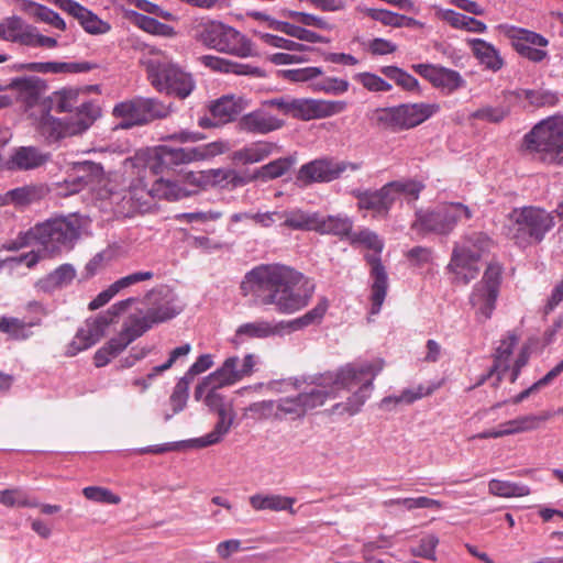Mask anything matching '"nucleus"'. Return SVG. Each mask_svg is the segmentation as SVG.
I'll return each instance as SVG.
<instances>
[{"mask_svg":"<svg viewBox=\"0 0 563 563\" xmlns=\"http://www.w3.org/2000/svg\"><path fill=\"white\" fill-rule=\"evenodd\" d=\"M302 275L286 265H260L250 271L242 288L250 294L256 306L273 307L282 314H291L305 308L311 291H302Z\"/></svg>","mask_w":563,"mask_h":563,"instance_id":"f257e3e1","label":"nucleus"},{"mask_svg":"<svg viewBox=\"0 0 563 563\" xmlns=\"http://www.w3.org/2000/svg\"><path fill=\"white\" fill-rule=\"evenodd\" d=\"M523 146L542 163L563 165V117L538 123L525 135Z\"/></svg>","mask_w":563,"mask_h":563,"instance_id":"f03ea898","label":"nucleus"},{"mask_svg":"<svg viewBox=\"0 0 563 563\" xmlns=\"http://www.w3.org/2000/svg\"><path fill=\"white\" fill-rule=\"evenodd\" d=\"M147 78L159 92L187 98L196 87L191 74L185 71L162 53H153L146 60Z\"/></svg>","mask_w":563,"mask_h":563,"instance_id":"7ed1b4c3","label":"nucleus"},{"mask_svg":"<svg viewBox=\"0 0 563 563\" xmlns=\"http://www.w3.org/2000/svg\"><path fill=\"white\" fill-rule=\"evenodd\" d=\"M509 219L511 239L520 247L539 244L555 225L553 212L533 206L515 208Z\"/></svg>","mask_w":563,"mask_h":563,"instance_id":"20e7f679","label":"nucleus"},{"mask_svg":"<svg viewBox=\"0 0 563 563\" xmlns=\"http://www.w3.org/2000/svg\"><path fill=\"white\" fill-rule=\"evenodd\" d=\"M383 367V360L362 364H347L335 373H325L316 377L312 380V385L331 391L332 395L329 399H334L341 389L363 388V390H372L373 380Z\"/></svg>","mask_w":563,"mask_h":563,"instance_id":"39448f33","label":"nucleus"},{"mask_svg":"<svg viewBox=\"0 0 563 563\" xmlns=\"http://www.w3.org/2000/svg\"><path fill=\"white\" fill-rule=\"evenodd\" d=\"M439 111L438 103H402L376 109L371 120L376 128L396 133L422 124Z\"/></svg>","mask_w":563,"mask_h":563,"instance_id":"423d86ee","label":"nucleus"},{"mask_svg":"<svg viewBox=\"0 0 563 563\" xmlns=\"http://www.w3.org/2000/svg\"><path fill=\"white\" fill-rule=\"evenodd\" d=\"M196 38L208 48L238 57L253 55L252 42L236 29L220 21L208 20L196 27Z\"/></svg>","mask_w":563,"mask_h":563,"instance_id":"0eeeda50","label":"nucleus"},{"mask_svg":"<svg viewBox=\"0 0 563 563\" xmlns=\"http://www.w3.org/2000/svg\"><path fill=\"white\" fill-rule=\"evenodd\" d=\"M349 241L351 244H361L375 252L374 254L365 255V260L371 267L369 275L373 280L369 297L371 314H377L382 309L388 289L387 272L379 256L384 249V243L375 232L368 229H363L358 232L352 231Z\"/></svg>","mask_w":563,"mask_h":563,"instance_id":"6e6552de","label":"nucleus"},{"mask_svg":"<svg viewBox=\"0 0 563 563\" xmlns=\"http://www.w3.org/2000/svg\"><path fill=\"white\" fill-rule=\"evenodd\" d=\"M36 225L37 244L49 258L74 249L80 236V223L73 217H55L38 222Z\"/></svg>","mask_w":563,"mask_h":563,"instance_id":"1a4fd4ad","label":"nucleus"},{"mask_svg":"<svg viewBox=\"0 0 563 563\" xmlns=\"http://www.w3.org/2000/svg\"><path fill=\"white\" fill-rule=\"evenodd\" d=\"M472 210L461 202H445L434 210H417L411 229L422 233L448 235L462 220H470Z\"/></svg>","mask_w":563,"mask_h":563,"instance_id":"9d476101","label":"nucleus"},{"mask_svg":"<svg viewBox=\"0 0 563 563\" xmlns=\"http://www.w3.org/2000/svg\"><path fill=\"white\" fill-rule=\"evenodd\" d=\"M137 300L134 297L121 300L112 305L107 313L87 320L85 325L77 331L73 341L67 345L66 355L75 356L96 344L103 336L106 328L113 321V318L126 311Z\"/></svg>","mask_w":563,"mask_h":563,"instance_id":"9b49d317","label":"nucleus"},{"mask_svg":"<svg viewBox=\"0 0 563 563\" xmlns=\"http://www.w3.org/2000/svg\"><path fill=\"white\" fill-rule=\"evenodd\" d=\"M137 300L134 297L121 300L112 305L107 313L87 320L85 325L77 331L73 341L67 345L66 355L75 356L96 344L103 336L106 328L113 321V318L126 311Z\"/></svg>","mask_w":563,"mask_h":563,"instance_id":"f8f14e48","label":"nucleus"},{"mask_svg":"<svg viewBox=\"0 0 563 563\" xmlns=\"http://www.w3.org/2000/svg\"><path fill=\"white\" fill-rule=\"evenodd\" d=\"M137 300L134 297L121 300L112 305L107 313L87 320L85 325L77 331L73 341L67 345L66 355L75 356L96 344L103 336L106 328L113 321V318L126 311Z\"/></svg>","mask_w":563,"mask_h":563,"instance_id":"ddd939ff","label":"nucleus"},{"mask_svg":"<svg viewBox=\"0 0 563 563\" xmlns=\"http://www.w3.org/2000/svg\"><path fill=\"white\" fill-rule=\"evenodd\" d=\"M519 338L512 332H508L500 341L494 353V363L489 372L484 375L478 385L483 384L487 378L496 375L497 386L505 374L510 371L509 379L515 383L520 374V371L529 360V353L526 347L521 349L517 357L512 361V353L515 346L518 344Z\"/></svg>","mask_w":563,"mask_h":563,"instance_id":"4468645a","label":"nucleus"},{"mask_svg":"<svg viewBox=\"0 0 563 563\" xmlns=\"http://www.w3.org/2000/svg\"><path fill=\"white\" fill-rule=\"evenodd\" d=\"M168 113V107L162 101L143 97L122 101L115 104L112 110L113 117L122 119L120 126L123 129L146 124L156 119L165 118Z\"/></svg>","mask_w":563,"mask_h":563,"instance_id":"2eb2a0df","label":"nucleus"},{"mask_svg":"<svg viewBox=\"0 0 563 563\" xmlns=\"http://www.w3.org/2000/svg\"><path fill=\"white\" fill-rule=\"evenodd\" d=\"M501 279L503 266L497 262H490L484 272L482 280L475 285L471 294V305L475 308L476 318L481 322L490 319L496 308Z\"/></svg>","mask_w":563,"mask_h":563,"instance_id":"dca6fc26","label":"nucleus"},{"mask_svg":"<svg viewBox=\"0 0 563 563\" xmlns=\"http://www.w3.org/2000/svg\"><path fill=\"white\" fill-rule=\"evenodd\" d=\"M362 167V162L338 161L332 157H322L301 165L297 178L305 185L331 183L339 179L344 173H355Z\"/></svg>","mask_w":563,"mask_h":563,"instance_id":"f3484780","label":"nucleus"},{"mask_svg":"<svg viewBox=\"0 0 563 563\" xmlns=\"http://www.w3.org/2000/svg\"><path fill=\"white\" fill-rule=\"evenodd\" d=\"M331 395V391L320 389L317 385H313L310 389L299 393L295 397L279 398L276 400L278 420L301 419L308 411L323 406Z\"/></svg>","mask_w":563,"mask_h":563,"instance_id":"a211bd4d","label":"nucleus"},{"mask_svg":"<svg viewBox=\"0 0 563 563\" xmlns=\"http://www.w3.org/2000/svg\"><path fill=\"white\" fill-rule=\"evenodd\" d=\"M10 88L16 91L18 102L30 117H36L35 109L41 113L53 108V99L45 97L47 86L38 77L15 78L11 81Z\"/></svg>","mask_w":563,"mask_h":563,"instance_id":"6ab92c4d","label":"nucleus"},{"mask_svg":"<svg viewBox=\"0 0 563 563\" xmlns=\"http://www.w3.org/2000/svg\"><path fill=\"white\" fill-rule=\"evenodd\" d=\"M500 27L505 36L510 41L512 48L521 57L532 63H541L548 58L549 54L543 48L549 45V40L543 35L514 25H503Z\"/></svg>","mask_w":563,"mask_h":563,"instance_id":"aec40b11","label":"nucleus"},{"mask_svg":"<svg viewBox=\"0 0 563 563\" xmlns=\"http://www.w3.org/2000/svg\"><path fill=\"white\" fill-rule=\"evenodd\" d=\"M144 303L147 306L145 314L154 325L167 322L183 311L177 296L164 286L150 290Z\"/></svg>","mask_w":563,"mask_h":563,"instance_id":"412c9836","label":"nucleus"},{"mask_svg":"<svg viewBox=\"0 0 563 563\" xmlns=\"http://www.w3.org/2000/svg\"><path fill=\"white\" fill-rule=\"evenodd\" d=\"M346 108L347 102L343 100L292 98L289 115L299 120L310 121L340 114Z\"/></svg>","mask_w":563,"mask_h":563,"instance_id":"4be33fe9","label":"nucleus"},{"mask_svg":"<svg viewBox=\"0 0 563 563\" xmlns=\"http://www.w3.org/2000/svg\"><path fill=\"white\" fill-rule=\"evenodd\" d=\"M412 68L444 95H451L466 85L461 74L451 68L431 64H418Z\"/></svg>","mask_w":563,"mask_h":563,"instance_id":"5701e85b","label":"nucleus"},{"mask_svg":"<svg viewBox=\"0 0 563 563\" xmlns=\"http://www.w3.org/2000/svg\"><path fill=\"white\" fill-rule=\"evenodd\" d=\"M478 261V252H472L468 246H454L448 265V271L453 274V282L467 285L475 279L479 273Z\"/></svg>","mask_w":563,"mask_h":563,"instance_id":"b1692460","label":"nucleus"},{"mask_svg":"<svg viewBox=\"0 0 563 563\" xmlns=\"http://www.w3.org/2000/svg\"><path fill=\"white\" fill-rule=\"evenodd\" d=\"M54 3L60 10L74 16L89 34H106L111 30V25L108 22L101 20L92 11L74 0H54Z\"/></svg>","mask_w":563,"mask_h":563,"instance_id":"393cba45","label":"nucleus"},{"mask_svg":"<svg viewBox=\"0 0 563 563\" xmlns=\"http://www.w3.org/2000/svg\"><path fill=\"white\" fill-rule=\"evenodd\" d=\"M388 183L376 190H353L357 199V209L372 211L374 217L386 218L393 207V197L389 194Z\"/></svg>","mask_w":563,"mask_h":563,"instance_id":"a878e982","label":"nucleus"},{"mask_svg":"<svg viewBox=\"0 0 563 563\" xmlns=\"http://www.w3.org/2000/svg\"><path fill=\"white\" fill-rule=\"evenodd\" d=\"M51 111H43L34 117V128L46 144H54L63 139L70 137L71 132L67 120L53 117Z\"/></svg>","mask_w":563,"mask_h":563,"instance_id":"bb28decb","label":"nucleus"},{"mask_svg":"<svg viewBox=\"0 0 563 563\" xmlns=\"http://www.w3.org/2000/svg\"><path fill=\"white\" fill-rule=\"evenodd\" d=\"M51 161V154L36 146H20L15 148L7 162L9 170H32L44 166Z\"/></svg>","mask_w":563,"mask_h":563,"instance_id":"cd10ccee","label":"nucleus"},{"mask_svg":"<svg viewBox=\"0 0 563 563\" xmlns=\"http://www.w3.org/2000/svg\"><path fill=\"white\" fill-rule=\"evenodd\" d=\"M49 192V188L44 184H30L11 189L4 194L1 205H12L22 209L43 200Z\"/></svg>","mask_w":563,"mask_h":563,"instance_id":"c85d7f7f","label":"nucleus"},{"mask_svg":"<svg viewBox=\"0 0 563 563\" xmlns=\"http://www.w3.org/2000/svg\"><path fill=\"white\" fill-rule=\"evenodd\" d=\"M284 122L263 110L244 114L239 121V129L246 133L267 134L283 126Z\"/></svg>","mask_w":563,"mask_h":563,"instance_id":"c756f323","label":"nucleus"},{"mask_svg":"<svg viewBox=\"0 0 563 563\" xmlns=\"http://www.w3.org/2000/svg\"><path fill=\"white\" fill-rule=\"evenodd\" d=\"M155 157L157 159V172L164 168H173L174 166L198 162L195 147H170L162 145L156 148Z\"/></svg>","mask_w":563,"mask_h":563,"instance_id":"7c9ffc66","label":"nucleus"},{"mask_svg":"<svg viewBox=\"0 0 563 563\" xmlns=\"http://www.w3.org/2000/svg\"><path fill=\"white\" fill-rule=\"evenodd\" d=\"M34 26L18 15L8 16L0 22V40L29 46Z\"/></svg>","mask_w":563,"mask_h":563,"instance_id":"2f4dec72","label":"nucleus"},{"mask_svg":"<svg viewBox=\"0 0 563 563\" xmlns=\"http://www.w3.org/2000/svg\"><path fill=\"white\" fill-rule=\"evenodd\" d=\"M277 152L279 146L276 143L258 141L234 151L231 158L239 164L250 165L260 163Z\"/></svg>","mask_w":563,"mask_h":563,"instance_id":"473e14b6","label":"nucleus"},{"mask_svg":"<svg viewBox=\"0 0 563 563\" xmlns=\"http://www.w3.org/2000/svg\"><path fill=\"white\" fill-rule=\"evenodd\" d=\"M353 230V221L345 214L322 216L319 213L316 232L322 235L329 234L343 239H350Z\"/></svg>","mask_w":563,"mask_h":563,"instance_id":"72a5a7b5","label":"nucleus"},{"mask_svg":"<svg viewBox=\"0 0 563 563\" xmlns=\"http://www.w3.org/2000/svg\"><path fill=\"white\" fill-rule=\"evenodd\" d=\"M198 60L206 67L210 68L213 71H220L225 74H235V75H252V76H261L262 71L260 68L247 65L235 63L219 56L213 55H202L198 57Z\"/></svg>","mask_w":563,"mask_h":563,"instance_id":"f704fd0d","label":"nucleus"},{"mask_svg":"<svg viewBox=\"0 0 563 563\" xmlns=\"http://www.w3.org/2000/svg\"><path fill=\"white\" fill-rule=\"evenodd\" d=\"M251 507L256 511H289L295 515L292 506L296 503L294 497L282 496L278 494H255L249 498Z\"/></svg>","mask_w":563,"mask_h":563,"instance_id":"c9c22d12","label":"nucleus"},{"mask_svg":"<svg viewBox=\"0 0 563 563\" xmlns=\"http://www.w3.org/2000/svg\"><path fill=\"white\" fill-rule=\"evenodd\" d=\"M467 44L470 45L473 55L487 69L498 71L503 68L504 59L493 44L482 38H471L467 41Z\"/></svg>","mask_w":563,"mask_h":563,"instance_id":"e433bc0d","label":"nucleus"},{"mask_svg":"<svg viewBox=\"0 0 563 563\" xmlns=\"http://www.w3.org/2000/svg\"><path fill=\"white\" fill-rule=\"evenodd\" d=\"M238 356L228 357L221 367L208 376V382L212 388H221L233 385L243 379Z\"/></svg>","mask_w":563,"mask_h":563,"instance_id":"4c0bfd02","label":"nucleus"},{"mask_svg":"<svg viewBox=\"0 0 563 563\" xmlns=\"http://www.w3.org/2000/svg\"><path fill=\"white\" fill-rule=\"evenodd\" d=\"M99 114V109L92 102H84L76 107V112L67 119L71 135H79L87 131Z\"/></svg>","mask_w":563,"mask_h":563,"instance_id":"58836bf2","label":"nucleus"},{"mask_svg":"<svg viewBox=\"0 0 563 563\" xmlns=\"http://www.w3.org/2000/svg\"><path fill=\"white\" fill-rule=\"evenodd\" d=\"M279 332L278 327L272 324L268 321L260 320L254 322H247L241 324L236 331L233 339V343L235 346L243 342V338L247 339H265L273 336Z\"/></svg>","mask_w":563,"mask_h":563,"instance_id":"ea45409f","label":"nucleus"},{"mask_svg":"<svg viewBox=\"0 0 563 563\" xmlns=\"http://www.w3.org/2000/svg\"><path fill=\"white\" fill-rule=\"evenodd\" d=\"M388 186L390 190V197H393V203L402 197L404 200L410 206H415L416 201L420 197V194L424 189V185L421 181L415 179L394 180L389 181Z\"/></svg>","mask_w":563,"mask_h":563,"instance_id":"a19ab883","label":"nucleus"},{"mask_svg":"<svg viewBox=\"0 0 563 563\" xmlns=\"http://www.w3.org/2000/svg\"><path fill=\"white\" fill-rule=\"evenodd\" d=\"M242 99L234 96H223L213 102L210 112L218 123L233 121L242 111Z\"/></svg>","mask_w":563,"mask_h":563,"instance_id":"79ce46f5","label":"nucleus"},{"mask_svg":"<svg viewBox=\"0 0 563 563\" xmlns=\"http://www.w3.org/2000/svg\"><path fill=\"white\" fill-rule=\"evenodd\" d=\"M552 417V412L543 411L539 415H527L506 421L504 422L506 434L510 435L536 430L541 426V423L550 420Z\"/></svg>","mask_w":563,"mask_h":563,"instance_id":"37998d69","label":"nucleus"},{"mask_svg":"<svg viewBox=\"0 0 563 563\" xmlns=\"http://www.w3.org/2000/svg\"><path fill=\"white\" fill-rule=\"evenodd\" d=\"M218 417L219 420L216 423L213 430L198 439L200 446H209L219 443L222 438L230 431L234 420L233 410L220 409Z\"/></svg>","mask_w":563,"mask_h":563,"instance_id":"c03bdc74","label":"nucleus"},{"mask_svg":"<svg viewBox=\"0 0 563 563\" xmlns=\"http://www.w3.org/2000/svg\"><path fill=\"white\" fill-rule=\"evenodd\" d=\"M319 212H307L296 208L286 211V220L282 225L291 230L314 231L317 229Z\"/></svg>","mask_w":563,"mask_h":563,"instance_id":"a18cd8bd","label":"nucleus"},{"mask_svg":"<svg viewBox=\"0 0 563 563\" xmlns=\"http://www.w3.org/2000/svg\"><path fill=\"white\" fill-rule=\"evenodd\" d=\"M150 194L157 199L177 201L190 195V191L180 187L177 183L159 178L155 180L150 189Z\"/></svg>","mask_w":563,"mask_h":563,"instance_id":"49530a36","label":"nucleus"},{"mask_svg":"<svg viewBox=\"0 0 563 563\" xmlns=\"http://www.w3.org/2000/svg\"><path fill=\"white\" fill-rule=\"evenodd\" d=\"M76 277V271L70 264H62L40 282L45 291L69 285Z\"/></svg>","mask_w":563,"mask_h":563,"instance_id":"de8ad7c7","label":"nucleus"},{"mask_svg":"<svg viewBox=\"0 0 563 563\" xmlns=\"http://www.w3.org/2000/svg\"><path fill=\"white\" fill-rule=\"evenodd\" d=\"M294 164L295 158L291 156L274 159L255 170L256 180L268 181L279 178L288 173Z\"/></svg>","mask_w":563,"mask_h":563,"instance_id":"09e8293b","label":"nucleus"},{"mask_svg":"<svg viewBox=\"0 0 563 563\" xmlns=\"http://www.w3.org/2000/svg\"><path fill=\"white\" fill-rule=\"evenodd\" d=\"M441 18L454 29L466 30L473 33H484L487 30L484 22L454 10L443 11Z\"/></svg>","mask_w":563,"mask_h":563,"instance_id":"8fccbe9b","label":"nucleus"},{"mask_svg":"<svg viewBox=\"0 0 563 563\" xmlns=\"http://www.w3.org/2000/svg\"><path fill=\"white\" fill-rule=\"evenodd\" d=\"M488 493L503 498L525 497L530 494V488L525 484L493 478L488 482Z\"/></svg>","mask_w":563,"mask_h":563,"instance_id":"3c124183","label":"nucleus"},{"mask_svg":"<svg viewBox=\"0 0 563 563\" xmlns=\"http://www.w3.org/2000/svg\"><path fill=\"white\" fill-rule=\"evenodd\" d=\"M383 506L386 508L394 506H402L407 510L411 511L419 508H431L441 509L442 503L437 499L429 498L427 496L420 497H406V498H391L383 501Z\"/></svg>","mask_w":563,"mask_h":563,"instance_id":"603ef678","label":"nucleus"},{"mask_svg":"<svg viewBox=\"0 0 563 563\" xmlns=\"http://www.w3.org/2000/svg\"><path fill=\"white\" fill-rule=\"evenodd\" d=\"M153 327L154 324L146 317V314H132L124 323L121 333L126 338L128 342L132 343L137 338L142 336L145 332L151 330Z\"/></svg>","mask_w":563,"mask_h":563,"instance_id":"864d4df0","label":"nucleus"},{"mask_svg":"<svg viewBox=\"0 0 563 563\" xmlns=\"http://www.w3.org/2000/svg\"><path fill=\"white\" fill-rule=\"evenodd\" d=\"M35 324L36 323L33 322L26 323L23 320L12 317L0 318V331L7 333L14 340H25L30 338V328Z\"/></svg>","mask_w":563,"mask_h":563,"instance_id":"5fc2aeb1","label":"nucleus"},{"mask_svg":"<svg viewBox=\"0 0 563 563\" xmlns=\"http://www.w3.org/2000/svg\"><path fill=\"white\" fill-rule=\"evenodd\" d=\"M273 23L275 24V30L280 31L299 41H305L308 43L323 42V36L313 31L284 21H273Z\"/></svg>","mask_w":563,"mask_h":563,"instance_id":"6e6d98bb","label":"nucleus"},{"mask_svg":"<svg viewBox=\"0 0 563 563\" xmlns=\"http://www.w3.org/2000/svg\"><path fill=\"white\" fill-rule=\"evenodd\" d=\"M380 71L404 90L413 91L419 87L418 80L412 75L397 66H384Z\"/></svg>","mask_w":563,"mask_h":563,"instance_id":"4d7b16f0","label":"nucleus"},{"mask_svg":"<svg viewBox=\"0 0 563 563\" xmlns=\"http://www.w3.org/2000/svg\"><path fill=\"white\" fill-rule=\"evenodd\" d=\"M135 24L141 30L154 35L173 36L175 34L173 26L141 13L135 14Z\"/></svg>","mask_w":563,"mask_h":563,"instance_id":"13d9d810","label":"nucleus"},{"mask_svg":"<svg viewBox=\"0 0 563 563\" xmlns=\"http://www.w3.org/2000/svg\"><path fill=\"white\" fill-rule=\"evenodd\" d=\"M328 309L327 299H321L317 306L306 312L303 316L292 320L289 325L294 330H299L311 324L320 323Z\"/></svg>","mask_w":563,"mask_h":563,"instance_id":"bf43d9fd","label":"nucleus"},{"mask_svg":"<svg viewBox=\"0 0 563 563\" xmlns=\"http://www.w3.org/2000/svg\"><path fill=\"white\" fill-rule=\"evenodd\" d=\"M369 395L371 390H363V388H358L353 393L351 397L347 398L345 402L335 404L332 407V411L340 413L346 412L351 416L356 415L360 412Z\"/></svg>","mask_w":563,"mask_h":563,"instance_id":"052dcab7","label":"nucleus"},{"mask_svg":"<svg viewBox=\"0 0 563 563\" xmlns=\"http://www.w3.org/2000/svg\"><path fill=\"white\" fill-rule=\"evenodd\" d=\"M82 495L87 499L99 504L119 505L121 503L119 495L101 486H87L82 489Z\"/></svg>","mask_w":563,"mask_h":563,"instance_id":"680f3d73","label":"nucleus"},{"mask_svg":"<svg viewBox=\"0 0 563 563\" xmlns=\"http://www.w3.org/2000/svg\"><path fill=\"white\" fill-rule=\"evenodd\" d=\"M509 114V110L503 106H484L470 114V119L488 123H500Z\"/></svg>","mask_w":563,"mask_h":563,"instance_id":"e2e57ef3","label":"nucleus"},{"mask_svg":"<svg viewBox=\"0 0 563 563\" xmlns=\"http://www.w3.org/2000/svg\"><path fill=\"white\" fill-rule=\"evenodd\" d=\"M347 80L338 77H327L312 84V90L330 95H342L349 90Z\"/></svg>","mask_w":563,"mask_h":563,"instance_id":"0e129e2a","label":"nucleus"},{"mask_svg":"<svg viewBox=\"0 0 563 563\" xmlns=\"http://www.w3.org/2000/svg\"><path fill=\"white\" fill-rule=\"evenodd\" d=\"M354 79L360 82L365 89L373 92H387L393 89V86L384 80L382 77L372 73H360L354 76Z\"/></svg>","mask_w":563,"mask_h":563,"instance_id":"69168bd1","label":"nucleus"},{"mask_svg":"<svg viewBox=\"0 0 563 563\" xmlns=\"http://www.w3.org/2000/svg\"><path fill=\"white\" fill-rule=\"evenodd\" d=\"M189 378L181 377L174 387L173 394L170 395L169 402L174 413L181 411L188 399Z\"/></svg>","mask_w":563,"mask_h":563,"instance_id":"338daca9","label":"nucleus"},{"mask_svg":"<svg viewBox=\"0 0 563 563\" xmlns=\"http://www.w3.org/2000/svg\"><path fill=\"white\" fill-rule=\"evenodd\" d=\"M247 411L253 413L254 418L258 420H278L276 400H263L253 402L247 407Z\"/></svg>","mask_w":563,"mask_h":563,"instance_id":"774afa93","label":"nucleus"}]
</instances>
